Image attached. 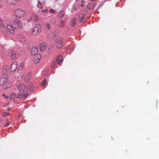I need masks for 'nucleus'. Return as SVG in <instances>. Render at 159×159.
<instances>
[{"mask_svg": "<svg viewBox=\"0 0 159 159\" xmlns=\"http://www.w3.org/2000/svg\"><path fill=\"white\" fill-rule=\"evenodd\" d=\"M8 77L7 74L3 73L0 78V85L3 86L4 89H8L11 85V82L7 81Z\"/></svg>", "mask_w": 159, "mask_h": 159, "instance_id": "1", "label": "nucleus"}, {"mask_svg": "<svg viewBox=\"0 0 159 159\" xmlns=\"http://www.w3.org/2000/svg\"><path fill=\"white\" fill-rule=\"evenodd\" d=\"M14 15L17 17L22 18L25 16V11L20 8L16 9L14 12Z\"/></svg>", "mask_w": 159, "mask_h": 159, "instance_id": "2", "label": "nucleus"}, {"mask_svg": "<svg viewBox=\"0 0 159 159\" xmlns=\"http://www.w3.org/2000/svg\"><path fill=\"white\" fill-rule=\"evenodd\" d=\"M41 26L40 24H35L32 33L34 35H36L41 31Z\"/></svg>", "mask_w": 159, "mask_h": 159, "instance_id": "3", "label": "nucleus"}, {"mask_svg": "<svg viewBox=\"0 0 159 159\" xmlns=\"http://www.w3.org/2000/svg\"><path fill=\"white\" fill-rule=\"evenodd\" d=\"M56 44L57 47L58 48L62 47L63 46V41L61 37H59L56 39Z\"/></svg>", "mask_w": 159, "mask_h": 159, "instance_id": "4", "label": "nucleus"}, {"mask_svg": "<svg viewBox=\"0 0 159 159\" xmlns=\"http://www.w3.org/2000/svg\"><path fill=\"white\" fill-rule=\"evenodd\" d=\"M6 20H2L0 18V26L2 29L3 30L5 28L6 25H7Z\"/></svg>", "mask_w": 159, "mask_h": 159, "instance_id": "5", "label": "nucleus"}, {"mask_svg": "<svg viewBox=\"0 0 159 159\" xmlns=\"http://www.w3.org/2000/svg\"><path fill=\"white\" fill-rule=\"evenodd\" d=\"M17 25L18 27L20 29H22L23 27V25L21 22L18 19L16 18L14 20V23L13 25Z\"/></svg>", "mask_w": 159, "mask_h": 159, "instance_id": "6", "label": "nucleus"}, {"mask_svg": "<svg viewBox=\"0 0 159 159\" xmlns=\"http://www.w3.org/2000/svg\"><path fill=\"white\" fill-rule=\"evenodd\" d=\"M28 95V93L27 91H24L22 94L18 93L17 94V98H25Z\"/></svg>", "mask_w": 159, "mask_h": 159, "instance_id": "7", "label": "nucleus"}, {"mask_svg": "<svg viewBox=\"0 0 159 159\" xmlns=\"http://www.w3.org/2000/svg\"><path fill=\"white\" fill-rule=\"evenodd\" d=\"M7 27L11 34H13L14 33L16 27H14L13 25L8 24L7 25Z\"/></svg>", "mask_w": 159, "mask_h": 159, "instance_id": "8", "label": "nucleus"}, {"mask_svg": "<svg viewBox=\"0 0 159 159\" xmlns=\"http://www.w3.org/2000/svg\"><path fill=\"white\" fill-rule=\"evenodd\" d=\"M18 67V64L16 62H13L10 67V70L11 72H14L16 69Z\"/></svg>", "mask_w": 159, "mask_h": 159, "instance_id": "9", "label": "nucleus"}, {"mask_svg": "<svg viewBox=\"0 0 159 159\" xmlns=\"http://www.w3.org/2000/svg\"><path fill=\"white\" fill-rule=\"evenodd\" d=\"M18 88L19 90L20 91L24 92L25 91V90L26 89V86L25 85L23 84H20L18 85Z\"/></svg>", "mask_w": 159, "mask_h": 159, "instance_id": "10", "label": "nucleus"}, {"mask_svg": "<svg viewBox=\"0 0 159 159\" xmlns=\"http://www.w3.org/2000/svg\"><path fill=\"white\" fill-rule=\"evenodd\" d=\"M38 50L37 47L35 46L32 48L31 49V53L32 55H35L37 54Z\"/></svg>", "mask_w": 159, "mask_h": 159, "instance_id": "11", "label": "nucleus"}, {"mask_svg": "<svg viewBox=\"0 0 159 159\" xmlns=\"http://www.w3.org/2000/svg\"><path fill=\"white\" fill-rule=\"evenodd\" d=\"M18 38L19 41L21 43H23L25 40V36L22 34L19 35Z\"/></svg>", "mask_w": 159, "mask_h": 159, "instance_id": "12", "label": "nucleus"}, {"mask_svg": "<svg viewBox=\"0 0 159 159\" xmlns=\"http://www.w3.org/2000/svg\"><path fill=\"white\" fill-rule=\"evenodd\" d=\"M62 57L61 55H58L56 58V61L57 63L60 64L62 61Z\"/></svg>", "mask_w": 159, "mask_h": 159, "instance_id": "13", "label": "nucleus"}, {"mask_svg": "<svg viewBox=\"0 0 159 159\" xmlns=\"http://www.w3.org/2000/svg\"><path fill=\"white\" fill-rule=\"evenodd\" d=\"M77 21L76 18L75 17L73 18L71 22L70 25L72 27H74L76 24Z\"/></svg>", "mask_w": 159, "mask_h": 159, "instance_id": "14", "label": "nucleus"}, {"mask_svg": "<svg viewBox=\"0 0 159 159\" xmlns=\"http://www.w3.org/2000/svg\"><path fill=\"white\" fill-rule=\"evenodd\" d=\"M31 76V74L30 73H28L25 75V80L26 82H28L30 79Z\"/></svg>", "mask_w": 159, "mask_h": 159, "instance_id": "15", "label": "nucleus"}, {"mask_svg": "<svg viewBox=\"0 0 159 159\" xmlns=\"http://www.w3.org/2000/svg\"><path fill=\"white\" fill-rule=\"evenodd\" d=\"M46 47V44L45 43H43L40 44V50L41 51H44Z\"/></svg>", "mask_w": 159, "mask_h": 159, "instance_id": "16", "label": "nucleus"}, {"mask_svg": "<svg viewBox=\"0 0 159 159\" xmlns=\"http://www.w3.org/2000/svg\"><path fill=\"white\" fill-rule=\"evenodd\" d=\"M87 8L89 10H91L95 7V5L94 4L89 3L87 5Z\"/></svg>", "mask_w": 159, "mask_h": 159, "instance_id": "17", "label": "nucleus"}, {"mask_svg": "<svg viewBox=\"0 0 159 159\" xmlns=\"http://www.w3.org/2000/svg\"><path fill=\"white\" fill-rule=\"evenodd\" d=\"M11 59L13 60H14L16 59V54L15 52L13 50L11 51Z\"/></svg>", "mask_w": 159, "mask_h": 159, "instance_id": "18", "label": "nucleus"}, {"mask_svg": "<svg viewBox=\"0 0 159 159\" xmlns=\"http://www.w3.org/2000/svg\"><path fill=\"white\" fill-rule=\"evenodd\" d=\"M65 14V13L64 11H61L59 13L58 16V18L60 19H61L64 17Z\"/></svg>", "mask_w": 159, "mask_h": 159, "instance_id": "19", "label": "nucleus"}, {"mask_svg": "<svg viewBox=\"0 0 159 159\" xmlns=\"http://www.w3.org/2000/svg\"><path fill=\"white\" fill-rule=\"evenodd\" d=\"M7 3L10 4L14 5L16 3V0H6Z\"/></svg>", "mask_w": 159, "mask_h": 159, "instance_id": "20", "label": "nucleus"}, {"mask_svg": "<svg viewBox=\"0 0 159 159\" xmlns=\"http://www.w3.org/2000/svg\"><path fill=\"white\" fill-rule=\"evenodd\" d=\"M31 20H32L37 21L38 20L39 18L37 16L34 14H32L31 16Z\"/></svg>", "mask_w": 159, "mask_h": 159, "instance_id": "21", "label": "nucleus"}, {"mask_svg": "<svg viewBox=\"0 0 159 159\" xmlns=\"http://www.w3.org/2000/svg\"><path fill=\"white\" fill-rule=\"evenodd\" d=\"M9 69V67L7 66H5L3 70H2V72L4 73H6L7 72L8 70Z\"/></svg>", "mask_w": 159, "mask_h": 159, "instance_id": "22", "label": "nucleus"}, {"mask_svg": "<svg viewBox=\"0 0 159 159\" xmlns=\"http://www.w3.org/2000/svg\"><path fill=\"white\" fill-rule=\"evenodd\" d=\"M64 21L63 20H61L59 24L60 27L63 28L64 26Z\"/></svg>", "mask_w": 159, "mask_h": 159, "instance_id": "23", "label": "nucleus"}, {"mask_svg": "<svg viewBox=\"0 0 159 159\" xmlns=\"http://www.w3.org/2000/svg\"><path fill=\"white\" fill-rule=\"evenodd\" d=\"M55 36V34L53 33H52L49 34L48 35V37L50 39H53Z\"/></svg>", "mask_w": 159, "mask_h": 159, "instance_id": "24", "label": "nucleus"}, {"mask_svg": "<svg viewBox=\"0 0 159 159\" xmlns=\"http://www.w3.org/2000/svg\"><path fill=\"white\" fill-rule=\"evenodd\" d=\"M37 6L38 7H39L40 9H42L43 7H42V3L39 1H38Z\"/></svg>", "mask_w": 159, "mask_h": 159, "instance_id": "25", "label": "nucleus"}, {"mask_svg": "<svg viewBox=\"0 0 159 159\" xmlns=\"http://www.w3.org/2000/svg\"><path fill=\"white\" fill-rule=\"evenodd\" d=\"M10 115V113L8 112L5 111L2 114V116H6Z\"/></svg>", "mask_w": 159, "mask_h": 159, "instance_id": "26", "label": "nucleus"}, {"mask_svg": "<svg viewBox=\"0 0 159 159\" xmlns=\"http://www.w3.org/2000/svg\"><path fill=\"white\" fill-rule=\"evenodd\" d=\"M56 65V62L54 61H52V62L51 65V67L52 68H53L55 67Z\"/></svg>", "mask_w": 159, "mask_h": 159, "instance_id": "27", "label": "nucleus"}, {"mask_svg": "<svg viewBox=\"0 0 159 159\" xmlns=\"http://www.w3.org/2000/svg\"><path fill=\"white\" fill-rule=\"evenodd\" d=\"M40 61V59L39 58L35 59L34 61V63L35 64H37Z\"/></svg>", "mask_w": 159, "mask_h": 159, "instance_id": "28", "label": "nucleus"}, {"mask_svg": "<svg viewBox=\"0 0 159 159\" xmlns=\"http://www.w3.org/2000/svg\"><path fill=\"white\" fill-rule=\"evenodd\" d=\"M47 83V81L46 79H44L42 82V86H43L44 87L45 86V84Z\"/></svg>", "mask_w": 159, "mask_h": 159, "instance_id": "29", "label": "nucleus"}, {"mask_svg": "<svg viewBox=\"0 0 159 159\" xmlns=\"http://www.w3.org/2000/svg\"><path fill=\"white\" fill-rule=\"evenodd\" d=\"M24 63L23 62H21L19 66V68L20 69H22L24 66Z\"/></svg>", "mask_w": 159, "mask_h": 159, "instance_id": "30", "label": "nucleus"}, {"mask_svg": "<svg viewBox=\"0 0 159 159\" xmlns=\"http://www.w3.org/2000/svg\"><path fill=\"white\" fill-rule=\"evenodd\" d=\"M46 27L48 30H50L51 29V26L50 24L47 23L46 24Z\"/></svg>", "mask_w": 159, "mask_h": 159, "instance_id": "31", "label": "nucleus"}, {"mask_svg": "<svg viewBox=\"0 0 159 159\" xmlns=\"http://www.w3.org/2000/svg\"><path fill=\"white\" fill-rule=\"evenodd\" d=\"M16 97V94L14 93H11V97L12 98H15Z\"/></svg>", "mask_w": 159, "mask_h": 159, "instance_id": "32", "label": "nucleus"}, {"mask_svg": "<svg viewBox=\"0 0 159 159\" xmlns=\"http://www.w3.org/2000/svg\"><path fill=\"white\" fill-rule=\"evenodd\" d=\"M49 12L51 13H54L55 12L54 10L52 9H51L50 10Z\"/></svg>", "mask_w": 159, "mask_h": 159, "instance_id": "33", "label": "nucleus"}, {"mask_svg": "<svg viewBox=\"0 0 159 159\" xmlns=\"http://www.w3.org/2000/svg\"><path fill=\"white\" fill-rule=\"evenodd\" d=\"M84 19V17L83 16H82L81 17V18H80V22H82L83 20Z\"/></svg>", "mask_w": 159, "mask_h": 159, "instance_id": "34", "label": "nucleus"}, {"mask_svg": "<svg viewBox=\"0 0 159 159\" xmlns=\"http://www.w3.org/2000/svg\"><path fill=\"white\" fill-rule=\"evenodd\" d=\"M28 89H29L31 91H32L33 90H34V88L33 87H30V86L29 87H28Z\"/></svg>", "mask_w": 159, "mask_h": 159, "instance_id": "35", "label": "nucleus"}, {"mask_svg": "<svg viewBox=\"0 0 159 159\" xmlns=\"http://www.w3.org/2000/svg\"><path fill=\"white\" fill-rule=\"evenodd\" d=\"M52 52V48H50L48 51V52L51 53Z\"/></svg>", "mask_w": 159, "mask_h": 159, "instance_id": "36", "label": "nucleus"}, {"mask_svg": "<svg viewBox=\"0 0 159 159\" xmlns=\"http://www.w3.org/2000/svg\"><path fill=\"white\" fill-rule=\"evenodd\" d=\"M10 123L9 122H8L5 125L4 127H6L8 125H10Z\"/></svg>", "mask_w": 159, "mask_h": 159, "instance_id": "37", "label": "nucleus"}, {"mask_svg": "<svg viewBox=\"0 0 159 159\" xmlns=\"http://www.w3.org/2000/svg\"><path fill=\"white\" fill-rule=\"evenodd\" d=\"M2 96L3 97H5L6 98H8L9 97L8 96L5 95L4 94H3Z\"/></svg>", "mask_w": 159, "mask_h": 159, "instance_id": "38", "label": "nucleus"}, {"mask_svg": "<svg viewBox=\"0 0 159 159\" xmlns=\"http://www.w3.org/2000/svg\"><path fill=\"white\" fill-rule=\"evenodd\" d=\"M81 6L82 7H83L84 6V4L83 3H82L81 4Z\"/></svg>", "mask_w": 159, "mask_h": 159, "instance_id": "39", "label": "nucleus"}, {"mask_svg": "<svg viewBox=\"0 0 159 159\" xmlns=\"http://www.w3.org/2000/svg\"><path fill=\"white\" fill-rule=\"evenodd\" d=\"M41 12H42V13H44L45 12V10H44V9H43L41 11Z\"/></svg>", "mask_w": 159, "mask_h": 159, "instance_id": "40", "label": "nucleus"}, {"mask_svg": "<svg viewBox=\"0 0 159 159\" xmlns=\"http://www.w3.org/2000/svg\"><path fill=\"white\" fill-rule=\"evenodd\" d=\"M10 110V108H8L7 109V111H9Z\"/></svg>", "mask_w": 159, "mask_h": 159, "instance_id": "41", "label": "nucleus"}, {"mask_svg": "<svg viewBox=\"0 0 159 159\" xmlns=\"http://www.w3.org/2000/svg\"><path fill=\"white\" fill-rule=\"evenodd\" d=\"M45 11H47L48 9H46L45 10Z\"/></svg>", "mask_w": 159, "mask_h": 159, "instance_id": "42", "label": "nucleus"}, {"mask_svg": "<svg viewBox=\"0 0 159 159\" xmlns=\"http://www.w3.org/2000/svg\"><path fill=\"white\" fill-rule=\"evenodd\" d=\"M84 2V1H83V0H82V1H81V2Z\"/></svg>", "mask_w": 159, "mask_h": 159, "instance_id": "43", "label": "nucleus"}, {"mask_svg": "<svg viewBox=\"0 0 159 159\" xmlns=\"http://www.w3.org/2000/svg\"><path fill=\"white\" fill-rule=\"evenodd\" d=\"M90 0L92 1H94V0Z\"/></svg>", "mask_w": 159, "mask_h": 159, "instance_id": "44", "label": "nucleus"}, {"mask_svg": "<svg viewBox=\"0 0 159 159\" xmlns=\"http://www.w3.org/2000/svg\"><path fill=\"white\" fill-rule=\"evenodd\" d=\"M96 0H94V1H96Z\"/></svg>", "mask_w": 159, "mask_h": 159, "instance_id": "45", "label": "nucleus"}]
</instances>
